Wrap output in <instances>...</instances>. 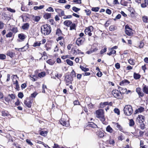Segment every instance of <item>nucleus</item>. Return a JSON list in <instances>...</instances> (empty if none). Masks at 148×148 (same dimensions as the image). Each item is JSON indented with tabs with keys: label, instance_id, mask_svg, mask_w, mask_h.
I'll use <instances>...</instances> for the list:
<instances>
[{
	"label": "nucleus",
	"instance_id": "1",
	"mask_svg": "<svg viewBox=\"0 0 148 148\" xmlns=\"http://www.w3.org/2000/svg\"><path fill=\"white\" fill-rule=\"evenodd\" d=\"M43 28V30L42 28L41 27V31L42 34L45 35H47L49 34L51 32L50 26L48 24L44 25L42 26Z\"/></svg>",
	"mask_w": 148,
	"mask_h": 148
},
{
	"label": "nucleus",
	"instance_id": "2",
	"mask_svg": "<svg viewBox=\"0 0 148 148\" xmlns=\"http://www.w3.org/2000/svg\"><path fill=\"white\" fill-rule=\"evenodd\" d=\"M123 110L124 114L127 116H130L133 112L132 106L130 105H127L124 107Z\"/></svg>",
	"mask_w": 148,
	"mask_h": 148
},
{
	"label": "nucleus",
	"instance_id": "3",
	"mask_svg": "<svg viewBox=\"0 0 148 148\" xmlns=\"http://www.w3.org/2000/svg\"><path fill=\"white\" fill-rule=\"evenodd\" d=\"M96 116L101 121L103 122L105 121L104 116V112L102 109H99L97 110L96 111Z\"/></svg>",
	"mask_w": 148,
	"mask_h": 148
},
{
	"label": "nucleus",
	"instance_id": "4",
	"mask_svg": "<svg viewBox=\"0 0 148 148\" xmlns=\"http://www.w3.org/2000/svg\"><path fill=\"white\" fill-rule=\"evenodd\" d=\"M93 27L92 26H90L86 28L84 30L85 33L86 34L88 35L89 36L92 35V32H93Z\"/></svg>",
	"mask_w": 148,
	"mask_h": 148
},
{
	"label": "nucleus",
	"instance_id": "5",
	"mask_svg": "<svg viewBox=\"0 0 148 148\" xmlns=\"http://www.w3.org/2000/svg\"><path fill=\"white\" fill-rule=\"evenodd\" d=\"M125 33L127 35L129 36H131L133 35V33L132 30L128 25H125Z\"/></svg>",
	"mask_w": 148,
	"mask_h": 148
},
{
	"label": "nucleus",
	"instance_id": "6",
	"mask_svg": "<svg viewBox=\"0 0 148 148\" xmlns=\"http://www.w3.org/2000/svg\"><path fill=\"white\" fill-rule=\"evenodd\" d=\"M60 122L61 125L66 127H68L69 125V121H66V119L63 118V116L62 117L60 121Z\"/></svg>",
	"mask_w": 148,
	"mask_h": 148
},
{
	"label": "nucleus",
	"instance_id": "7",
	"mask_svg": "<svg viewBox=\"0 0 148 148\" xmlns=\"http://www.w3.org/2000/svg\"><path fill=\"white\" fill-rule=\"evenodd\" d=\"M65 79L66 84V85H68L69 84L71 83L72 81L73 80L71 76L69 75H66Z\"/></svg>",
	"mask_w": 148,
	"mask_h": 148
},
{
	"label": "nucleus",
	"instance_id": "8",
	"mask_svg": "<svg viewBox=\"0 0 148 148\" xmlns=\"http://www.w3.org/2000/svg\"><path fill=\"white\" fill-rule=\"evenodd\" d=\"M112 93L114 97L116 98H120L119 97H120V93L118 90H113Z\"/></svg>",
	"mask_w": 148,
	"mask_h": 148
},
{
	"label": "nucleus",
	"instance_id": "9",
	"mask_svg": "<svg viewBox=\"0 0 148 148\" xmlns=\"http://www.w3.org/2000/svg\"><path fill=\"white\" fill-rule=\"evenodd\" d=\"M27 99L25 100L24 102L25 105L28 108H30L32 106V102Z\"/></svg>",
	"mask_w": 148,
	"mask_h": 148
},
{
	"label": "nucleus",
	"instance_id": "10",
	"mask_svg": "<svg viewBox=\"0 0 148 148\" xmlns=\"http://www.w3.org/2000/svg\"><path fill=\"white\" fill-rule=\"evenodd\" d=\"M136 91L138 93L139 96L142 97L144 96V93L141 91L140 88H137L136 89Z\"/></svg>",
	"mask_w": 148,
	"mask_h": 148
},
{
	"label": "nucleus",
	"instance_id": "11",
	"mask_svg": "<svg viewBox=\"0 0 148 148\" xmlns=\"http://www.w3.org/2000/svg\"><path fill=\"white\" fill-rule=\"evenodd\" d=\"M143 91L145 94H148V86L146 85L143 84Z\"/></svg>",
	"mask_w": 148,
	"mask_h": 148
},
{
	"label": "nucleus",
	"instance_id": "12",
	"mask_svg": "<svg viewBox=\"0 0 148 148\" xmlns=\"http://www.w3.org/2000/svg\"><path fill=\"white\" fill-rule=\"evenodd\" d=\"M29 24L28 23H26L24 24L23 26H22V28L24 30H28L29 27Z\"/></svg>",
	"mask_w": 148,
	"mask_h": 148
},
{
	"label": "nucleus",
	"instance_id": "13",
	"mask_svg": "<svg viewBox=\"0 0 148 148\" xmlns=\"http://www.w3.org/2000/svg\"><path fill=\"white\" fill-rule=\"evenodd\" d=\"M137 119L140 123H142L145 120V117L142 115H139Z\"/></svg>",
	"mask_w": 148,
	"mask_h": 148
},
{
	"label": "nucleus",
	"instance_id": "14",
	"mask_svg": "<svg viewBox=\"0 0 148 148\" xmlns=\"http://www.w3.org/2000/svg\"><path fill=\"white\" fill-rule=\"evenodd\" d=\"M83 42V41L80 38H78L76 41V43L78 46H79Z\"/></svg>",
	"mask_w": 148,
	"mask_h": 148
},
{
	"label": "nucleus",
	"instance_id": "15",
	"mask_svg": "<svg viewBox=\"0 0 148 148\" xmlns=\"http://www.w3.org/2000/svg\"><path fill=\"white\" fill-rule=\"evenodd\" d=\"M72 23V22L69 20L65 21L64 22V25L67 27L70 26Z\"/></svg>",
	"mask_w": 148,
	"mask_h": 148
},
{
	"label": "nucleus",
	"instance_id": "16",
	"mask_svg": "<svg viewBox=\"0 0 148 148\" xmlns=\"http://www.w3.org/2000/svg\"><path fill=\"white\" fill-rule=\"evenodd\" d=\"M14 53L12 51L9 50L7 52V55L9 56L10 58H12L14 57Z\"/></svg>",
	"mask_w": 148,
	"mask_h": 148
},
{
	"label": "nucleus",
	"instance_id": "17",
	"mask_svg": "<svg viewBox=\"0 0 148 148\" xmlns=\"http://www.w3.org/2000/svg\"><path fill=\"white\" fill-rule=\"evenodd\" d=\"M88 125L94 128H95L97 127V125L93 122L89 123L88 124Z\"/></svg>",
	"mask_w": 148,
	"mask_h": 148
},
{
	"label": "nucleus",
	"instance_id": "18",
	"mask_svg": "<svg viewBox=\"0 0 148 148\" xmlns=\"http://www.w3.org/2000/svg\"><path fill=\"white\" fill-rule=\"evenodd\" d=\"M144 108L142 107H140L135 111V114H137L138 112H141L144 110Z\"/></svg>",
	"mask_w": 148,
	"mask_h": 148
},
{
	"label": "nucleus",
	"instance_id": "19",
	"mask_svg": "<svg viewBox=\"0 0 148 148\" xmlns=\"http://www.w3.org/2000/svg\"><path fill=\"white\" fill-rule=\"evenodd\" d=\"M130 82L127 79L123 80L120 83V85L122 86L123 85H126L129 84Z\"/></svg>",
	"mask_w": 148,
	"mask_h": 148
},
{
	"label": "nucleus",
	"instance_id": "20",
	"mask_svg": "<svg viewBox=\"0 0 148 148\" xmlns=\"http://www.w3.org/2000/svg\"><path fill=\"white\" fill-rule=\"evenodd\" d=\"M134 78L135 79H138L140 78L141 77V75L138 74V73H134Z\"/></svg>",
	"mask_w": 148,
	"mask_h": 148
},
{
	"label": "nucleus",
	"instance_id": "21",
	"mask_svg": "<svg viewBox=\"0 0 148 148\" xmlns=\"http://www.w3.org/2000/svg\"><path fill=\"white\" fill-rule=\"evenodd\" d=\"M119 90L120 91L119 92L120 94L121 95V91H122V93H125L127 91V89L126 88H123L121 87H119Z\"/></svg>",
	"mask_w": 148,
	"mask_h": 148
},
{
	"label": "nucleus",
	"instance_id": "22",
	"mask_svg": "<svg viewBox=\"0 0 148 148\" xmlns=\"http://www.w3.org/2000/svg\"><path fill=\"white\" fill-rule=\"evenodd\" d=\"M51 16V14L50 13H46L44 15V17L45 19H48L50 18Z\"/></svg>",
	"mask_w": 148,
	"mask_h": 148
},
{
	"label": "nucleus",
	"instance_id": "23",
	"mask_svg": "<svg viewBox=\"0 0 148 148\" xmlns=\"http://www.w3.org/2000/svg\"><path fill=\"white\" fill-rule=\"evenodd\" d=\"M44 6V5H41L39 6H34V9L35 10H40L43 9Z\"/></svg>",
	"mask_w": 148,
	"mask_h": 148
},
{
	"label": "nucleus",
	"instance_id": "24",
	"mask_svg": "<svg viewBox=\"0 0 148 148\" xmlns=\"http://www.w3.org/2000/svg\"><path fill=\"white\" fill-rule=\"evenodd\" d=\"M108 105V103L107 102H105L103 103H101L100 104V107L101 108H104L106 106Z\"/></svg>",
	"mask_w": 148,
	"mask_h": 148
},
{
	"label": "nucleus",
	"instance_id": "25",
	"mask_svg": "<svg viewBox=\"0 0 148 148\" xmlns=\"http://www.w3.org/2000/svg\"><path fill=\"white\" fill-rule=\"evenodd\" d=\"M117 29V27L114 25H111L109 27L110 30V31H114Z\"/></svg>",
	"mask_w": 148,
	"mask_h": 148
},
{
	"label": "nucleus",
	"instance_id": "26",
	"mask_svg": "<svg viewBox=\"0 0 148 148\" xmlns=\"http://www.w3.org/2000/svg\"><path fill=\"white\" fill-rule=\"evenodd\" d=\"M56 34L58 36H61L62 34L61 30L60 29H57Z\"/></svg>",
	"mask_w": 148,
	"mask_h": 148
},
{
	"label": "nucleus",
	"instance_id": "27",
	"mask_svg": "<svg viewBox=\"0 0 148 148\" xmlns=\"http://www.w3.org/2000/svg\"><path fill=\"white\" fill-rule=\"evenodd\" d=\"M106 130L107 132L110 133H112L113 131L110 125H108L107 127L106 128Z\"/></svg>",
	"mask_w": 148,
	"mask_h": 148
},
{
	"label": "nucleus",
	"instance_id": "28",
	"mask_svg": "<svg viewBox=\"0 0 148 148\" xmlns=\"http://www.w3.org/2000/svg\"><path fill=\"white\" fill-rule=\"evenodd\" d=\"M55 61L51 59H49L47 61V62L50 65H53L55 63Z\"/></svg>",
	"mask_w": 148,
	"mask_h": 148
},
{
	"label": "nucleus",
	"instance_id": "29",
	"mask_svg": "<svg viewBox=\"0 0 148 148\" xmlns=\"http://www.w3.org/2000/svg\"><path fill=\"white\" fill-rule=\"evenodd\" d=\"M18 38L22 40L24 39L25 38V35L23 34H18Z\"/></svg>",
	"mask_w": 148,
	"mask_h": 148
},
{
	"label": "nucleus",
	"instance_id": "30",
	"mask_svg": "<svg viewBox=\"0 0 148 148\" xmlns=\"http://www.w3.org/2000/svg\"><path fill=\"white\" fill-rule=\"evenodd\" d=\"M98 135L99 137L102 138L104 136V133L101 131H98Z\"/></svg>",
	"mask_w": 148,
	"mask_h": 148
},
{
	"label": "nucleus",
	"instance_id": "31",
	"mask_svg": "<svg viewBox=\"0 0 148 148\" xmlns=\"http://www.w3.org/2000/svg\"><path fill=\"white\" fill-rule=\"evenodd\" d=\"M116 127L119 129L121 132H123V129L122 127L120 125H119L118 123H117L116 124Z\"/></svg>",
	"mask_w": 148,
	"mask_h": 148
},
{
	"label": "nucleus",
	"instance_id": "32",
	"mask_svg": "<svg viewBox=\"0 0 148 148\" xmlns=\"http://www.w3.org/2000/svg\"><path fill=\"white\" fill-rule=\"evenodd\" d=\"M79 67L82 71H83L84 72H86L89 70L88 68H85L82 65H80Z\"/></svg>",
	"mask_w": 148,
	"mask_h": 148
},
{
	"label": "nucleus",
	"instance_id": "33",
	"mask_svg": "<svg viewBox=\"0 0 148 148\" xmlns=\"http://www.w3.org/2000/svg\"><path fill=\"white\" fill-rule=\"evenodd\" d=\"M142 20L144 23H148V17L147 16H144L142 17Z\"/></svg>",
	"mask_w": 148,
	"mask_h": 148
},
{
	"label": "nucleus",
	"instance_id": "34",
	"mask_svg": "<svg viewBox=\"0 0 148 148\" xmlns=\"http://www.w3.org/2000/svg\"><path fill=\"white\" fill-rule=\"evenodd\" d=\"M121 5L125 6H127V4L128 3H127V1H126L124 0L122 1V0H121Z\"/></svg>",
	"mask_w": 148,
	"mask_h": 148
},
{
	"label": "nucleus",
	"instance_id": "35",
	"mask_svg": "<svg viewBox=\"0 0 148 148\" xmlns=\"http://www.w3.org/2000/svg\"><path fill=\"white\" fill-rule=\"evenodd\" d=\"M67 63L71 66H72L73 65V62L69 59H67L66 60Z\"/></svg>",
	"mask_w": 148,
	"mask_h": 148
},
{
	"label": "nucleus",
	"instance_id": "36",
	"mask_svg": "<svg viewBox=\"0 0 148 148\" xmlns=\"http://www.w3.org/2000/svg\"><path fill=\"white\" fill-rule=\"evenodd\" d=\"M13 35L12 33L10 32L6 35V36L7 38H11L12 37Z\"/></svg>",
	"mask_w": 148,
	"mask_h": 148
},
{
	"label": "nucleus",
	"instance_id": "37",
	"mask_svg": "<svg viewBox=\"0 0 148 148\" xmlns=\"http://www.w3.org/2000/svg\"><path fill=\"white\" fill-rule=\"evenodd\" d=\"M99 8L98 7H92L91 9V10L93 11L97 12L99 11Z\"/></svg>",
	"mask_w": 148,
	"mask_h": 148
},
{
	"label": "nucleus",
	"instance_id": "38",
	"mask_svg": "<svg viewBox=\"0 0 148 148\" xmlns=\"http://www.w3.org/2000/svg\"><path fill=\"white\" fill-rule=\"evenodd\" d=\"M47 134V131H42L40 132V134L44 136H45Z\"/></svg>",
	"mask_w": 148,
	"mask_h": 148
},
{
	"label": "nucleus",
	"instance_id": "39",
	"mask_svg": "<svg viewBox=\"0 0 148 148\" xmlns=\"http://www.w3.org/2000/svg\"><path fill=\"white\" fill-rule=\"evenodd\" d=\"M116 53V51L114 50H112V51H110L109 53H107V55L110 56L112 54H114Z\"/></svg>",
	"mask_w": 148,
	"mask_h": 148
},
{
	"label": "nucleus",
	"instance_id": "40",
	"mask_svg": "<svg viewBox=\"0 0 148 148\" xmlns=\"http://www.w3.org/2000/svg\"><path fill=\"white\" fill-rule=\"evenodd\" d=\"M70 30H72L74 29L75 27V23H72L70 25Z\"/></svg>",
	"mask_w": 148,
	"mask_h": 148
},
{
	"label": "nucleus",
	"instance_id": "41",
	"mask_svg": "<svg viewBox=\"0 0 148 148\" xmlns=\"http://www.w3.org/2000/svg\"><path fill=\"white\" fill-rule=\"evenodd\" d=\"M11 30L14 33H16L18 31V29L17 27H13L11 29Z\"/></svg>",
	"mask_w": 148,
	"mask_h": 148
},
{
	"label": "nucleus",
	"instance_id": "42",
	"mask_svg": "<svg viewBox=\"0 0 148 148\" xmlns=\"http://www.w3.org/2000/svg\"><path fill=\"white\" fill-rule=\"evenodd\" d=\"M128 62L131 65H133L135 64L134 60L132 59H130L128 60Z\"/></svg>",
	"mask_w": 148,
	"mask_h": 148
},
{
	"label": "nucleus",
	"instance_id": "43",
	"mask_svg": "<svg viewBox=\"0 0 148 148\" xmlns=\"http://www.w3.org/2000/svg\"><path fill=\"white\" fill-rule=\"evenodd\" d=\"M73 10L75 12H77L80 10V9L78 8L75 7H73L72 8Z\"/></svg>",
	"mask_w": 148,
	"mask_h": 148
},
{
	"label": "nucleus",
	"instance_id": "44",
	"mask_svg": "<svg viewBox=\"0 0 148 148\" xmlns=\"http://www.w3.org/2000/svg\"><path fill=\"white\" fill-rule=\"evenodd\" d=\"M41 43L40 42H34L33 45V46L34 47H36L37 46H40V45H41Z\"/></svg>",
	"mask_w": 148,
	"mask_h": 148
},
{
	"label": "nucleus",
	"instance_id": "45",
	"mask_svg": "<svg viewBox=\"0 0 148 148\" xmlns=\"http://www.w3.org/2000/svg\"><path fill=\"white\" fill-rule=\"evenodd\" d=\"M25 46H24L21 48H15V49L19 51H25V50H23L25 48Z\"/></svg>",
	"mask_w": 148,
	"mask_h": 148
},
{
	"label": "nucleus",
	"instance_id": "46",
	"mask_svg": "<svg viewBox=\"0 0 148 148\" xmlns=\"http://www.w3.org/2000/svg\"><path fill=\"white\" fill-rule=\"evenodd\" d=\"M18 96L20 98L22 99L24 96L23 93L22 92H19L18 94Z\"/></svg>",
	"mask_w": 148,
	"mask_h": 148
},
{
	"label": "nucleus",
	"instance_id": "47",
	"mask_svg": "<svg viewBox=\"0 0 148 148\" xmlns=\"http://www.w3.org/2000/svg\"><path fill=\"white\" fill-rule=\"evenodd\" d=\"M72 17L71 15H68L67 16L64 15V17H63V18L64 19H69L71 18Z\"/></svg>",
	"mask_w": 148,
	"mask_h": 148
},
{
	"label": "nucleus",
	"instance_id": "48",
	"mask_svg": "<svg viewBox=\"0 0 148 148\" xmlns=\"http://www.w3.org/2000/svg\"><path fill=\"white\" fill-rule=\"evenodd\" d=\"M114 112L115 113L117 114L118 115L120 114L119 110L117 108H115L114 109Z\"/></svg>",
	"mask_w": 148,
	"mask_h": 148
},
{
	"label": "nucleus",
	"instance_id": "49",
	"mask_svg": "<svg viewBox=\"0 0 148 148\" xmlns=\"http://www.w3.org/2000/svg\"><path fill=\"white\" fill-rule=\"evenodd\" d=\"M6 58V56L4 54H0V59L4 60Z\"/></svg>",
	"mask_w": 148,
	"mask_h": 148
},
{
	"label": "nucleus",
	"instance_id": "50",
	"mask_svg": "<svg viewBox=\"0 0 148 148\" xmlns=\"http://www.w3.org/2000/svg\"><path fill=\"white\" fill-rule=\"evenodd\" d=\"M7 9L8 11L11 12H15V10L14 9H12L11 8H7Z\"/></svg>",
	"mask_w": 148,
	"mask_h": 148
},
{
	"label": "nucleus",
	"instance_id": "51",
	"mask_svg": "<svg viewBox=\"0 0 148 148\" xmlns=\"http://www.w3.org/2000/svg\"><path fill=\"white\" fill-rule=\"evenodd\" d=\"M71 75L73 78V77H75L76 76L75 73V72L74 70H73L71 73V75Z\"/></svg>",
	"mask_w": 148,
	"mask_h": 148
},
{
	"label": "nucleus",
	"instance_id": "52",
	"mask_svg": "<svg viewBox=\"0 0 148 148\" xmlns=\"http://www.w3.org/2000/svg\"><path fill=\"white\" fill-rule=\"evenodd\" d=\"M45 75V73L44 72H41L40 73H39L38 74V76L40 77H43Z\"/></svg>",
	"mask_w": 148,
	"mask_h": 148
},
{
	"label": "nucleus",
	"instance_id": "53",
	"mask_svg": "<svg viewBox=\"0 0 148 148\" xmlns=\"http://www.w3.org/2000/svg\"><path fill=\"white\" fill-rule=\"evenodd\" d=\"M47 11L53 12L54 10L51 7H49L46 10Z\"/></svg>",
	"mask_w": 148,
	"mask_h": 148
},
{
	"label": "nucleus",
	"instance_id": "54",
	"mask_svg": "<svg viewBox=\"0 0 148 148\" xmlns=\"http://www.w3.org/2000/svg\"><path fill=\"white\" fill-rule=\"evenodd\" d=\"M107 51V48L106 47H104L103 49H102L100 51V53L102 54L106 52Z\"/></svg>",
	"mask_w": 148,
	"mask_h": 148
},
{
	"label": "nucleus",
	"instance_id": "55",
	"mask_svg": "<svg viewBox=\"0 0 148 148\" xmlns=\"http://www.w3.org/2000/svg\"><path fill=\"white\" fill-rule=\"evenodd\" d=\"M84 11L87 15H89L91 13L90 10L89 9L86 10Z\"/></svg>",
	"mask_w": 148,
	"mask_h": 148
},
{
	"label": "nucleus",
	"instance_id": "56",
	"mask_svg": "<svg viewBox=\"0 0 148 148\" xmlns=\"http://www.w3.org/2000/svg\"><path fill=\"white\" fill-rule=\"evenodd\" d=\"M134 122L133 120L131 119L130 120L129 123V125L130 126H133L134 125Z\"/></svg>",
	"mask_w": 148,
	"mask_h": 148
},
{
	"label": "nucleus",
	"instance_id": "57",
	"mask_svg": "<svg viewBox=\"0 0 148 148\" xmlns=\"http://www.w3.org/2000/svg\"><path fill=\"white\" fill-rule=\"evenodd\" d=\"M64 15H65L64 11L62 10L60 12V13L59 14V16H60L62 17L63 16H64Z\"/></svg>",
	"mask_w": 148,
	"mask_h": 148
},
{
	"label": "nucleus",
	"instance_id": "58",
	"mask_svg": "<svg viewBox=\"0 0 148 148\" xmlns=\"http://www.w3.org/2000/svg\"><path fill=\"white\" fill-rule=\"evenodd\" d=\"M42 92L43 93H45V89L47 88V86L44 84H43L42 86Z\"/></svg>",
	"mask_w": 148,
	"mask_h": 148
},
{
	"label": "nucleus",
	"instance_id": "59",
	"mask_svg": "<svg viewBox=\"0 0 148 148\" xmlns=\"http://www.w3.org/2000/svg\"><path fill=\"white\" fill-rule=\"evenodd\" d=\"M40 18L39 16H36L34 18V21L36 22H38L40 20Z\"/></svg>",
	"mask_w": 148,
	"mask_h": 148
},
{
	"label": "nucleus",
	"instance_id": "60",
	"mask_svg": "<svg viewBox=\"0 0 148 148\" xmlns=\"http://www.w3.org/2000/svg\"><path fill=\"white\" fill-rule=\"evenodd\" d=\"M26 141L27 143L31 146H32L33 145V143L30 140L27 139L26 140Z\"/></svg>",
	"mask_w": 148,
	"mask_h": 148
},
{
	"label": "nucleus",
	"instance_id": "61",
	"mask_svg": "<svg viewBox=\"0 0 148 148\" xmlns=\"http://www.w3.org/2000/svg\"><path fill=\"white\" fill-rule=\"evenodd\" d=\"M31 78H32V80H33L34 81H35L36 80V76L32 75L30 76Z\"/></svg>",
	"mask_w": 148,
	"mask_h": 148
},
{
	"label": "nucleus",
	"instance_id": "62",
	"mask_svg": "<svg viewBox=\"0 0 148 148\" xmlns=\"http://www.w3.org/2000/svg\"><path fill=\"white\" fill-rule=\"evenodd\" d=\"M73 2L78 4H80L81 3V0H73Z\"/></svg>",
	"mask_w": 148,
	"mask_h": 148
},
{
	"label": "nucleus",
	"instance_id": "63",
	"mask_svg": "<svg viewBox=\"0 0 148 148\" xmlns=\"http://www.w3.org/2000/svg\"><path fill=\"white\" fill-rule=\"evenodd\" d=\"M115 67L116 68V69H118L120 68V64L118 63H116L115 64Z\"/></svg>",
	"mask_w": 148,
	"mask_h": 148
},
{
	"label": "nucleus",
	"instance_id": "64",
	"mask_svg": "<svg viewBox=\"0 0 148 148\" xmlns=\"http://www.w3.org/2000/svg\"><path fill=\"white\" fill-rule=\"evenodd\" d=\"M55 9L56 12L58 13L59 14H60L61 11L62 10V9L59 8H55Z\"/></svg>",
	"mask_w": 148,
	"mask_h": 148
}]
</instances>
